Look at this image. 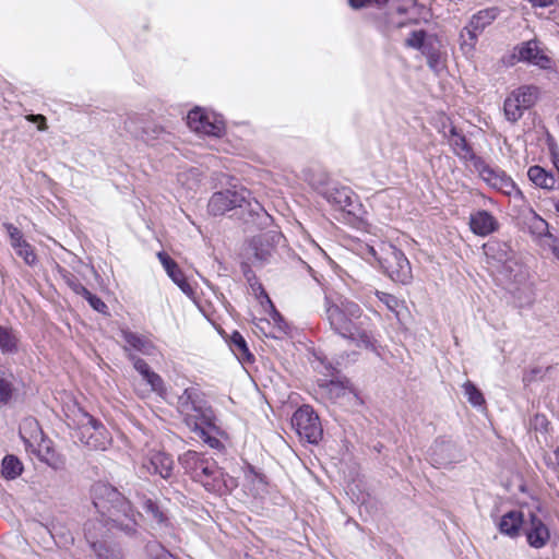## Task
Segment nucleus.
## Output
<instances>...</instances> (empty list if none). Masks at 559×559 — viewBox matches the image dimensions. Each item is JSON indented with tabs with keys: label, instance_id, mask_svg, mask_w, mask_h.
Returning <instances> with one entry per match:
<instances>
[{
	"label": "nucleus",
	"instance_id": "1",
	"mask_svg": "<svg viewBox=\"0 0 559 559\" xmlns=\"http://www.w3.org/2000/svg\"><path fill=\"white\" fill-rule=\"evenodd\" d=\"M324 314L334 333L352 341L357 347L377 352V340L362 328L364 311L357 302L341 295H326Z\"/></svg>",
	"mask_w": 559,
	"mask_h": 559
},
{
	"label": "nucleus",
	"instance_id": "2",
	"mask_svg": "<svg viewBox=\"0 0 559 559\" xmlns=\"http://www.w3.org/2000/svg\"><path fill=\"white\" fill-rule=\"evenodd\" d=\"M93 504L102 519L99 523L118 527L127 535L136 533L138 512L115 487L110 484L98 481L92 487Z\"/></svg>",
	"mask_w": 559,
	"mask_h": 559
},
{
	"label": "nucleus",
	"instance_id": "3",
	"mask_svg": "<svg viewBox=\"0 0 559 559\" xmlns=\"http://www.w3.org/2000/svg\"><path fill=\"white\" fill-rule=\"evenodd\" d=\"M179 463L190 477L207 491L225 493L236 487L233 477L225 475L216 462L195 451H187L179 456Z\"/></svg>",
	"mask_w": 559,
	"mask_h": 559
},
{
	"label": "nucleus",
	"instance_id": "4",
	"mask_svg": "<svg viewBox=\"0 0 559 559\" xmlns=\"http://www.w3.org/2000/svg\"><path fill=\"white\" fill-rule=\"evenodd\" d=\"M177 409L185 418V423L191 428L200 438L214 447L218 441L212 439L206 435V427L212 423V412L206 407L202 393L197 386H189L177 397Z\"/></svg>",
	"mask_w": 559,
	"mask_h": 559
},
{
	"label": "nucleus",
	"instance_id": "5",
	"mask_svg": "<svg viewBox=\"0 0 559 559\" xmlns=\"http://www.w3.org/2000/svg\"><path fill=\"white\" fill-rule=\"evenodd\" d=\"M75 424L79 429V438L87 448L105 451L110 445V433L100 421L88 413L79 408Z\"/></svg>",
	"mask_w": 559,
	"mask_h": 559
},
{
	"label": "nucleus",
	"instance_id": "6",
	"mask_svg": "<svg viewBox=\"0 0 559 559\" xmlns=\"http://www.w3.org/2000/svg\"><path fill=\"white\" fill-rule=\"evenodd\" d=\"M383 257L379 260L386 275L394 282L406 285L413 280L412 266L406 255L395 246L381 247Z\"/></svg>",
	"mask_w": 559,
	"mask_h": 559
},
{
	"label": "nucleus",
	"instance_id": "7",
	"mask_svg": "<svg viewBox=\"0 0 559 559\" xmlns=\"http://www.w3.org/2000/svg\"><path fill=\"white\" fill-rule=\"evenodd\" d=\"M475 169L480 178L500 193L515 200H524V195L513 179L498 167H491L484 159H477Z\"/></svg>",
	"mask_w": 559,
	"mask_h": 559
},
{
	"label": "nucleus",
	"instance_id": "8",
	"mask_svg": "<svg viewBox=\"0 0 559 559\" xmlns=\"http://www.w3.org/2000/svg\"><path fill=\"white\" fill-rule=\"evenodd\" d=\"M538 98V88L533 85H523L510 93L504 99L503 111L508 121L516 122L525 110L532 108Z\"/></svg>",
	"mask_w": 559,
	"mask_h": 559
},
{
	"label": "nucleus",
	"instance_id": "9",
	"mask_svg": "<svg viewBox=\"0 0 559 559\" xmlns=\"http://www.w3.org/2000/svg\"><path fill=\"white\" fill-rule=\"evenodd\" d=\"M292 426L298 436L309 443H318L322 438L323 430L319 416L309 405H304L294 413Z\"/></svg>",
	"mask_w": 559,
	"mask_h": 559
},
{
	"label": "nucleus",
	"instance_id": "10",
	"mask_svg": "<svg viewBox=\"0 0 559 559\" xmlns=\"http://www.w3.org/2000/svg\"><path fill=\"white\" fill-rule=\"evenodd\" d=\"M250 195L249 190L236 186L231 189L215 192L207 204L209 213L217 216L236 207H241L245 203H248Z\"/></svg>",
	"mask_w": 559,
	"mask_h": 559
},
{
	"label": "nucleus",
	"instance_id": "11",
	"mask_svg": "<svg viewBox=\"0 0 559 559\" xmlns=\"http://www.w3.org/2000/svg\"><path fill=\"white\" fill-rule=\"evenodd\" d=\"M499 13L500 10L492 7L480 10L471 17L468 25L461 33V47L465 52L474 49L478 35L498 17Z\"/></svg>",
	"mask_w": 559,
	"mask_h": 559
},
{
	"label": "nucleus",
	"instance_id": "12",
	"mask_svg": "<svg viewBox=\"0 0 559 559\" xmlns=\"http://www.w3.org/2000/svg\"><path fill=\"white\" fill-rule=\"evenodd\" d=\"M187 124L195 133L211 136H221L225 131L223 119L202 108H194L188 112Z\"/></svg>",
	"mask_w": 559,
	"mask_h": 559
},
{
	"label": "nucleus",
	"instance_id": "13",
	"mask_svg": "<svg viewBox=\"0 0 559 559\" xmlns=\"http://www.w3.org/2000/svg\"><path fill=\"white\" fill-rule=\"evenodd\" d=\"M129 360L132 361L133 368L140 373L142 379L150 386V390L136 389L140 397L145 399L151 392L157 394L162 399H166L167 390L163 378L153 371L145 360L138 355L129 354Z\"/></svg>",
	"mask_w": 559,
	"mask_h": 559
},
{
	"label": "nucleus",
	"instance_id": "14",
	"mask_svg": "<svg viewBox=\"0 0 559 559\" xmlns=\"http://www.w3.org/2000/svg\"><path fill=\"white\" fill-rule=\"evenodd\" d=\"M322 194L336 210L356 214V209L359 206L358 198L349 187L332 183L325 188Z\"/></svg>",
	"mask_w": 559,
	"mask_h": 559
},
{
	"label": "nucleus",
	"instance_id": "15",
	"mask_svg": "<svg viewBox=\"0 0 559 559\" xmlns=\"http://www.w3.org/2000/svg\"><path fill=\"white\" fill-rule=\"evenodd\" d=\"M141 468L151 475L168 479L173 475L174 460L163 450L150 449L142 459Z\"/></svg>",
	"mask_w": 559,
	"mask_h": 559
},
{
	"label": "nucleus",
	"instance_id": "16",
	"mask_svg": "<svg viewBox=\"0 0 559 559\" xmlns=\"http://www.w3.org/2000/svg\"><path fill=\"white\" fill-rule=\"evenodd\" d=\"M120 333L124 342L123 349L127 353L128 358L129 354L135 355V353L145 356H152L155 354L156 346L150 337L132 332L129 329H121Z\"/></svg>",
	"mask_w": 559,
	"mask_h": 559
},
{
	"label": "nucleus",
	"instance_id": "17",
	"mask_svg": "<svg viewBox=\"0 0 559 559\" xmlns=\"http://www.w3.org/2000/svg\"><path fill=\"white\" fill-rule=\"evenodd\" d=\"M10 245L14 249L15 253L24 260L27 265H34L37 262V255L35 254L34 248L29 245L22 234V231L11 223H4Z\"/></svg>",
	"mask_w": 559,
	"mask_h": 559
},
{
	"label": "nucleus",
	"instance_id": "18",
	"mask_svg": "<svg viewBox=\"0 0 559 559\" xmlns=\"http://www.w3.org/2000/svg\"><path fill=\"white\" fill-rule=\"evenodd\" d=\"M524 531L527 543L533 548H543L550 539L548 526L534 513H530V521L524 524Z\"/></svg>",
	"mask_w": 559,
	"mask_h": 559
},
{
	"label": "nucleus",
	"instance_id": "19",
	"mask_svg": "<svg viewBox=\"0 0 559 559\" xmlns=\"http://www.w3.org/2000/svg\"><path fill=\"white\" fill-rule=\"evenodd\" d=\"M157 258L162 263L164 270L167 275L171 278V281L180 288V290L188 296L189 298H193L194 290L192 286L188 283L183 272L177 264L175 260H173L166 252H158Z\"/></svg>",
	"mask_w": 559,
	"mask_h": 559
},
{
	"label": "nucleus",
	"instance_id": "20",
	"mask_svg": "<svg viewBox=\"0 0 559 559\" xmlns=\"http://www.w3.org/2000/svg\"><path fill=\"white\" fill-rule=\"evenodd\" d=\"M247 281L250 285V288L253 293V295L260 299L261 305L264 306V304L270 308V316L271 319L276 324V328L280 332L286 333L287 324L284 322L283 318L281 317L280 312L275 309L274 305L272 304L270 297L265 293L262 284L255 278L254 275H251L250 273H246Z\"/></svg>",
	"mask_w": 559,
	"mask_h": 559
},
{
	"label": "nucleus",
	"instance_id": "21",
	"mask_svg": "<svg viewBox=\"0 0 559 559\" xmlns=\"http://www.w3.org/2000/svg\"><path fill=\"white\" fill-rule=\"evenodd\" d=\"M518 59L528 62L542 69L550 68V59L542 52L536 40L522 43L515 48Z\"/></svg>",
	"mask_w": 559,
	"mask_h": 559
},
{
	"label": "nucleus",
	"instance_id": "22",
	"mask_svg": "<svg viewBox=\"0 0 559 559\" xmlns=\"http://www.w3.org/2000/svg\"><path fill=\"white\" fill-rule=\"evenodd\" d=\"M448 143L452 147L453 153L461 159L469 160L476 166V160L481 159L476 156L472 146L467 143L466 138L457 131L455 127H451L447 135Z\"/></svg>",
	"mask_w": 559,
	"mask_h": 559
},
{
	"label": "nucleus",
	"instance_id": "23",
	"mask_svg": "<svg viewBox=\"0 0 559 559\" xmlns=\"http://www.w3.org/2000/svg\"><path fill=\"white\" fill-rule=\"evenodd\" d=\"M469 226L475 235L485 237L498 228V222L489 212L477 211L471 215Z\"/></svg>",
	"mask_w": 559,
	"mask_h": 559
},
{
	"label": "nucleus",
	"instance_id": "24",
	"mask_svg": "<svg viewBox=\"0 0 559 559\" xmlns=\"http://www.w3.org/2000/svg\"><path fill=\"white\" fill-rule=\"evenodd\" d=\"M522 224L525 229L534 237H552L548 231V223L542 218L535 211L528 209L521 215Z\"/></svg>",
	"mask_w": 559,
	"mask_h": 559
},
{
	"label": "nucleus",
	"instance_id": "25",
	"mask_svg": "<svg viewBox=\"0 0 559 559\" xmlns=\"http://www.w3.org/2000/svg\"><path fill=\"white\" fill-rule=\"evenodd\" d=\"M524 524L523 513L514 510L501 516L498 528L501 534L514 538L519 536Z\"/></svg>",
	"mask_w": 559,
	"mask_h": 559
},
{
	"label": "nucleus",
	"instance_id": "26",
	"mask_svg": "<svg viewBox=\"0 0 559 559\" xmlns=\"http://www.w3.org/2000/svg\"><path fill=\"white\" fill-rule=\"evenodd\" d=\"M454 445L447 440H436L430 448V459L435 466H444L453 461Z\"/></svg>",
	"mask_w": 559,
	"mask_h": 559
},
{
	"label": "nucleus",
	"instance_id": "27",
	"mask_svg": "<svg viewBox=\"0 0 559 559\" xmlns=\"http://www.w3.org/2000/svg\"><path fill=\"white\" fill-rule=\"evenodd\" d=\"M322 393L331 401L338 402L343 399L355 397L353 390L342 381L331 380L321 385Z\"/></svg>",
	"mask_w": 559,
	"mask_h": 559
},
{
	"label": "nucleus",
	"instance_id": "28",
	"mask_svg": "<svg viewBox=\"0 0 559 559\" xmlns=\"http://www.w3.org/2000/svg\"><path fill=\"white\" fill-rule=\"evenodd\" d=\"M140 503L144 512L151 516V519L159 525H166L168 518L157 501L146 497H140Z\"/></svg>",
	"mask_w": 559,
	"mask_h": 559
},
{
	"label": "nucleus",
	"instance_id": "29",
	"mask_svg": "<svg viewBox=\"0 0 559 559\" xmlns=\"http://www.w3.org/2000/svg\"><path fill=\"white\" fill-rule=\"evenodd\" d=\"M527 176L535 186L543 189H551L556 182L555 177L550 173H547L537 165L528 168Z\"/></svg>",
	"mask_w": 559,
	"mask_h": 559
},
{
	"label": "nucleus",
	"instance_id": "30",
	"mask_svg": "<svg viewBox=\"0 0 559 559\" xmlns=\"http://www.w3.org/2000/svg\"><path fill=\"white\" fill-rule=\"evenodd\" d=\"M229 347L239 360L251 361L253 359L246 340L237 331L230 335Z\"/></svg>",
	"mask_w": 559,
	"mask_h": 559
},
{
	"label": "nucleus",
	"instance_id": "31",
	"mask_svg": "<svg viewBox=\"0 0 559 559\" xmlns=\"http://www.w3.org/2000/svg\"><path fill=\"white\" fill-rule=\"evenodd\" d=\"M23 465L14 455H7L2 461V475L7 479H14L21 475Z\"/></svg>",
	"mask_w": 559,
	"mask_h": 559
},
{
	"label": "nucleus",
	"instance_id": "32",
	"mask_svg": "<svg viewBox=\"0 0 559 559\" xmlns=\"http://www.w3.org/2000/svg\"><path fill=\"white\" fill-rule=\"evenodd\" d=\"M0 350L3 354L17 352V337L12 330L0 326Z\"/></svg>",
	"mask_w": 559,
	"mask_h": 559
},
{
	"label": "nucleus",
	"instance_id": "33",
	"mask_svg": "<svg viewBox=\"0 0 559 559\" xmlns=\"http://www.w3.org/2000/svg\"><path fill=\"white\" fill-rule=\"evenodd\" d=\"M57 272L60 275V277L63 280V282L67 284V286L76 295H82L83 293H86V287L82 285V283L79 281V278L71 273L70 271L57 266Z\"/></svg>",
	"mask_w": 559,
	"mask_h": 559
},
{
	"label": "nucleus",
	"instance_id": "34",
	"mask_svg": "<svg viewBox=\"0 0 559 559\" xmlns=\"http://www.w3.org/2000/svg\"><path fill=\"white\" fill-rule=\"evenodd\" d=\"M13 376L0 373V407L9 403L13 394Z\"/></svg>",
	"mask_w": 559,
	"mask_h": 559
},
{
	"label": "nucleus",
	"instance_id": "35",
	"mask_svg": "<svg viewBox=\"0 0 559 559\" xmlns=\"http://www.w3.org/2000/svg\"><path fill=\"white\" fill-rule=\"evenodd\" d=\"M97 523L94 521H88L85 524L84 531H85V537L87 542L91 544V546L94 548V550L98 554V556L102 559H109V557L103 552H100L102 545L98 543L97 538L100 534L96 532Z\"/></svg>",
	"mask_w": 559,
	"mask_h": 559
},
{
	"label": "nucleus",
	"instance_id": "36",
	"mask_svg": "<svg viewBox=\"0 0 559 559\" xmlns=\"http://www.w3.org/2000/svg\"><path fill=\"white\" fill-rule=\"evenodd\" d=\"M251 248L253 250L254 259L261 264L266 262L272 255L273 247L270 243H263L260 238L252 240Z\"/></svg>",
	"mask_w": 559,
	"mask_h": 559
},
{
	"label": "nucleus",
	"instance_id": "37",
	"mask_svg": "<svg viewBox=\"0 0 559 559\" xmlns=\"http://www.w3.org/2000/svg\"><path fill=\"white\" fill-rule=\"evenodd\" d=\"M463 391L465 396L467 397V401L475 407L483 406L485 404V399L483 393L476 388V385L471 382L466 381L463 384Z\"/></svg>",
	"mask_w": 559,
	"mask_h": 559
},
{
	"label": "nucleus",
	"instance_id": "38",
	"mask_svg": "<svg viewBox=\"0 0 559 559\" xmlns=\"http://www.w3.org/2000/svg\"><path fill=\"white\" fill-rule=\"evenodd\" d=\"M374 295L390 311L399 313L402 302L395 296L380 290H376Z\"/></svg>",
	"mask_w": 559,
	"mask_h": 559
},
{
	"label": "nucleus",
	"instance_id": "39",
	"mask_svg": "<svg viewBox=\"0 0 559 559\" xmlns=\"http://www.w3.org/2000/svg\"><path fill=\"white\" fill-rule=\"evenodd\" d=\"M357 253L365 260L371 262L372 260L378 261L383 257V253L379 255L377 249L368 243L359 245Z\"/></svg>",
	"mask_w": 559,
	"mask_h": 559
},
{
	"label": "nucleus",
	"instance_id": "40",
	"mask_svg": "<svg viewBox=\"0 0 559 559\" xmlns=\"http://www.w3.org/2000/svg\"><path fill=\"white\" fill-rule=\"evenodd\" d=\"M146 549L154 559H175V557L158 543L148 544Z\"/></svg>",
	"mask_w": 559,
	"mask_h": 559
},
{
	"label": "nucleus",
	"instance_id": "41",
	"mask_svg": "<svg viewBox=\"0 0 559 559\" xmlns=\"http://www.w3.org/2000/svg\"><path fill=\"white\" fill-rule=\"evenodd\" d=\"M81 296L87 300V302L94 310H96L100 313L106 312V310H107L106 304L99 297L92 294L87 288H86V293H83Z\"/></svg>",
	"mask_w": 559,
	"mask_h": 559
},
{
	"label": "nucleus",
	"instance_id": "42",
	"mask_svg": "<svg viewBox=\"0 0 559 559\" xmlns=\"http://www.w3.org/2000/svg\"><path fill=\"white\" fill-rule=\"evenodd\" d=\"M426 37L425 31H414L411 33L409 37L406 39V45L408 47L420 49L424 45V40Z\"/></svg>",
	"mask_w": 559,
	"mask_h": 559
},
{
	"label": "nucleus",
	"instance_id": "43",
	"mask_svg": "<svg viewBox=\"0 0 559 559\" xmlns=\"http://www.w3.org/2000/svg\"><path fill=\"white\" fill-rule=\"evenodd\" d=\"M349 5L354 9H360L367 5H377V7H383L385 5L389 0H348Z\"/></svg>",
	"mask_w": 559,
	"mask_h": 559
},
{
	"label": "nucleus",
	"instance_id": "44",
	"mask_svg": "<svg viewBox=\"0 0 559 559\" xmlns=\"http://www.w3.org/2000/svg\"><path fill=\"white\" fill-rule=\"evenodd\" d=\"M28 120L33 121V122H39L38 130H40V131H43L47 128L46 118L41 115H32L28 117Z\"/></svg>",
	"mask_w": 559,
	"mask_h": 559
},
{
	"label": "nucleus",
	"instance_id": "45",
	"mask_svg": "<svg viewBox=\"0 0 559 559\" xmlns=\"http://www.w3.org/2000/svg\"><path fill=\"white\" fill-rule=\"evenodd\" d=\"M533 8H547L552 5L556 0H527Z\"/></svg>",
	"mask_w": 559,
	"mask_h": 559
},
{
	"label": "nucleus",
	"instance_id": "46",
	"mask_svg": "<svg viewBox=\"0 0 559 559\" xmlns=\"http://www.w3.org/2000/svg\"><path fill=\"white\" fill-rule=\"evenodd\" d=\"M197 176H198V170H197V169H191V170H189V171H187V173L181 174V175H180V177H179V180H180L181 182H183V179H185V178H187V179H188V178H190V177H191V178H194V179H195V178H197Z\"/></svg>",
	"mask_w": 559,
	"mask_h": 559
},
{
	"label": "nucleus",
	"instance_id": "47",
	"mask_svg": "<svg viewBox=\"0 0 559 559\" xmlns=\"http://www.w3.org/2000/svg\"><path fill=\"white\" fill-rule=\"evenodd\" d=\"M551 251L554 255L559 260V239H554L551 245Z\"/></svg>",
	"mask_w": 559,
	"mask_h": 559
},
{
	"label": "nucleus",
	"instance_id": "48",
	"mask_svg": "<svg viewBox=\"0 0 559 559\" xmlns=\"http://www.w3.org/2000/svg\"><path fill=\"white\" fill-rule=\"evenodd\" d=\"M254 477H255V479L258 480L259 485H261V486H264V485H265L264 479H263V477H262V476H260V475H254Z\"/></svg>",
	"mask_w": 559,
	"mask_h": 559
},
{
	"label": "nucleus",
	"instance_id": "49",
	"mask_svg": "<svg viewBox=\"0 0 559 559\" xmlns=\"http://www.w3.org/2000/svg\"><path fill=\"white\" fill-rule=\"evenodd\" d=\"M536 421L544 423V421H546V418H545V416H539V415H537V416H536Z\"/></svg>",
	"mask_w": 559,
	"mask_h": 559
},
{
	"label": "nucleus",
	"instance_id": "50",
	"mask_svg": "<svg viewBox=\"0 0 559 559\" xmlns=\"http://www.w3.org/2000/svg\"><path fill=\"white\" fill-rule=\"evenodd\" d=\"M195 186H197V180L193 183L189 185L188 188L193 189Z\"/></svg>",
	"mask_w": 559,
	"mask_h": 559
},
{
	"label": "nucleus",
	"instance_id": "51",
	"mask_svg": "<svg viewBox=\"0 0 559 559\" xmlns=\"http://www.w3.org/2000/svg\"><path fill=\"white\" fill-rule=\"evenodd\" d=\"M555 209L559 213V201L556 203Z\"/></svg>",
	"mask_w": 559,
	"mask_h": 559
},
{
	"label": "nucleus",
	"instance_id": "52",
	"mask_svg": "<svg viewBox=\"0 0 559 559\" xmlns=\"http://www.w3.org/2000/svg\"><path fill=\"white\" fill-rule=\"evenodd\" d=\"M556 120H557V123L559 126V115L557 116Z\"/></svg>",
	"mask_w": 559,
	"mask_h": 559
}]
</instances>
